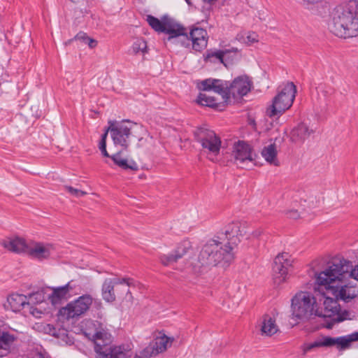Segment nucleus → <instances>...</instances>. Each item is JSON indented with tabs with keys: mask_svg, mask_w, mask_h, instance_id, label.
<instances>
[{
	"mask_svg": "<svg viewBox=\"0 0 358 358\" xmlns=\"http://www.w3.org/2000/svg\"><path fill=\"white\" fill-rule=\"evenodd\" d=\"M329 29L335 36L350 38L358 36V1L336 6L331 12Z\"/></svg>",
	"mask_w": 358,
	"mask_h": 358,
	"instance_id": "nucleus-1",
	"label": "nucleus"
},
{
	"mask_svg": "<svg viewBox=\"0 0 358 358\" xmlns=\"http://www.w3.org/2000/svg\"><path fill=\"white\" fill-rule=\"evenodd\" d=\"M336 271H329L328 267L315 273V282L324 286L327 294L337 300L349 303L358 296V285L349 279L338 275Z\"/></svg>",
	"mask_w": 358,
	"mask_h": 358,
	"instance_id": "nucleus-2",
	"label": "nucleus"
},
{
	"mask_svg": "<svg viewBox=\"0 0 358 358\" xmlns=\"http://www.w3.org/2000/svg\"><path fill=\"white\" fill-rule=\"evenodd\" d=\"M108 123L110 125L106 131L110 132L114 144L121 146L124 150L129 147L132 137L138 139L139 145H143L144 136L152 138L147 129L141 124L129 120L119 122L110 121Z\"/></svg>",
	"mask_w": 358,
	"mask_h": 358,
	"instance_id": "nucleus-3",
	"label": "nucleus"
},
{
	"mask_svg": "<svg viewBox=\"0 0 358 358\" xmlns=\"http://www.w3.org/2000/svg\"><path fill=\"white\" fill-rule=\"evenodd\" d=\"M224 244L225 243L217 238L209 240L203 246L198 257L201 266H215L220 264L222 266H228L234 259V252L224 247Z\"/></svg>",
	"mask_w": 358,
	"mask_h": 358,
	"instance_id": "nucleus-4",
	"label": "nucleus"
},
{
	"mask_svg": "<svg viewBox=\"0 0 358 358\" xmlns=\"http://www.w3.org/2000/svg\"><path fill=\"white\" fill-rule=\"evenodd\" d=\"M106 335V332L96 331L92 336L97 358H134L129 345H108L105 343Z\"/></svg>",
	"mask_w": 358,
	"mask_h": 358,
	"instance_id": "nucleus-5",
	"label": "nucleus"
},
{
	"mask_svg": "<svg viewBox=\"0 0 358 358\" xmlns=\"http://www.w3.org/2000/svg\"><path fill=\"white\" fill-rule=\"evenodd\" d=\"M296 93V88L293 83H287L285 85L273 99L272 104L267 108V115L270 117L281 115L292 106Z\"/></svg>",
	"mask_w": 358,
	"mask_h": 358,
	"instance_id": "nucleus-6",
	"label": "nucleus"
},
{
	"mask_svg": "<svg viewBox=\"0 0 358 358\" xmlns=\"http://www.w3.org/2000/svg\"><path fill=\"white\" fill-rule=\"evenodd\" d=\"M194 136L196 141L201 144L207 158L215 162L220 151V138L214 131L206 127L197 128L194 131Z\"/></svg>",
	"mask_w": 358,
	"mask_h": 358,
	"instance_id": "nucleus-7",
	"label": "nucleus"
},
{
	"mask_svg": "<svg viewBox=\"0 0 358 358\" xmlns=\"http://www.w3.org/2000/svg\"><path fill=\"white\" fill-rule=\"evenodd\" d=\"M358 341V331L351 334L338 337H331L321 335L313 342L306 343L304 347L305 351H310L314 348H335L338 350H345L351 347L352 343Z\"/></svg>",
	"mask_w": 358,
	"mask_h": 358,
	"instance_id": "nucleus-8",
	"label": "nucleus"
},
{
	"mask_svg": "<svg viewBox=\"0 0 358 358\" xmlns=\"http://www.w3.org/2000/svg\"><path fill=\"white\" fill-rule=\"evenodd\" d=\"M139 283L130 278H106L102 285V296L107 302H113L116 298V294H130L129 287H137Z\"/></svg>",
	"mask_w": 358,
	"mask_h": 358,
	"instance_id": "nucleus-9",
	"label": "nucleus"
},
{
	"mask_svg": "<svg viewBox=\"0 0 358 358\" xmlns=\"http://www.w3.org/2000/svg\"><path fill=\"white\" fill-rule=\"evenodd\" d=\"M323 306L316 308L315 315L322 317H329L334 323L341 322L345 320H350V312L341 310L338 300L336 298L323 296Z\"/></svg>",
	"mask_w": 358,
	"mask_h": 358,
	"instance_id": "nucleus-10",
	"label": "nucleus"
},
{
	"mask_svg": "<svg viewBox=\"0 0 358 358\" xmlns=\"http://www.w3.org/2000/svg\"><path fill=\"white\" fill-rule=\"evenodd\" d=\"M315 298L309 292L297 293L292 300L293 317L301 320L315 314Z\"/></svg>",
	"mask_w": 358,
	"mask_h": 358,
	"instance_id": "nucleus-11",
	"label": "nucleus"
},
{
	"mask_svg": "<svg viewBox=\"0 0 358 358\" xmlns=\"http://www.w3.org/2000/svg\"><path fill=\"white\" fill-rule=\"evenodd\" d=\"M147 21L149 25L156 31L167 34L169 35L168 41L180 36H183L185 39H188L185 33V28L166 17L159 20L158 18L149 15L147 16Z\"/></svg>",
	"mask_w": 358,
	"mask_h": 358,
	"instance_id": "nucleus-12",
	"label": "nucleus"
},
{
	"mask_svg": "<svg viewBox=\"0 0 358 358\" xmlns=\"http://www.w3.org/2000/svg\"><path fill=\"white\" fill-rule=\"evenodd\" d=\"M329 271H336L338 275L349 279L352 278L358 282V266L354 267L352 262L340 256L331 258L324 265Z\"/></svg>",
	"mask_w": 358,
	"mask_h": 358,
	"instance_id": "nucleus-13",
	"label": "nucleus"
},
{
	"mask_svg": "<svg viewBox=\"0 0 358 358\" xmlns=\"http://www.w3.org/2000/svg\"><path fill=\"white\" fill-rule=\"evenodd\" d=\"M93 298L90 294L82 295L62 308L59 313L67 320L78 317L89 310Z\"/></svg>",
	"mask_w": 358,
	"mask_h": 358,
	"instance_id": "nucleus-14",
	"label": "nucleus"
},
{
	"mask_svg": "<svg viewBox=\"0 0 358 358\" xmlns=\"http://www.w3.org/2000/svg\"><path fill=\"white\" fill-rule=\"evenodd\" d=\"M245 233L241 229V224L239 222H232L227 225L221 231L218 232L216 236L220 241L225 243L224 247H227L234 251V248L241 241L240 237Z\"/></svg>",
	"mask_w": 358,
	"mask_h": 358,
	"instance_id": "nucleus-15",
	"label": "nucleus"
},
{
	"mask_svg": "<svg viewBox=\"0 0 358 358\" xmlns=\"http://www.w3.org/2000/svg\"><path fill=\"white\" fill-rule=\"evenodd\" d=\"M245 233L241 229V224L239 222H232L227 225L221 231L218 232L216 236L220 241L225 243L224 247H227L234 251V248L241 241L240 237Z\"/></svg>",
	"mask_w": 358,
	"mask_h": 358,
	"instance_id": "nucleus-16",
	"label": "nucleus"
},
{
	"mask_svg": "<svg viewBox=\"0 0 358 358\" xmlns=\"http://www.w3.org/2000/svg\"><path fill=\"white\" fill-rule=\"evenodd\" d=\"M187 40L185 39L183 36H178L182 45L185 47H189L192 45V48L196 51H201L207 46L208 43V34L206 30L196 27L191 30L189 32V36L187 34Z\"/></svg>",
	"mask_w": 358,
	"mask_h": 358,
	"instance_id": "nucleus-17",
	"label": "nucleus"
},
{
	"mask_svg": "<svg viewBox=\"0 0 358 358\" xmlns=\"http://www.w3.org/2000/svg\"><path fill=\"white\" fill-rule=\"evenodd\" d=\"M292 262L289 253L283 252L276 256L273 266L274 280L276 283L280 284L285 280Z\"/></svg>",
	"mask_w": 358,
	"mask_h": 358,
	"instance_id": "nucleus-18",
	"label": "nucleus"
},
{
	"mask_svg": "<svg viewBox=\"0 0 358 358\" xmlns=\"http://www.w3.org/2000/svg\"><path fill=\"white\" fill-rule=\"evenodd\" d=\"M232 156L235 163L241 168H245L248 163L254 161L251 146L243 141H238L234 145Z\"/></svg>",
	"mask_w": 358,
	"mask_h": 358,
	"instance_id": "nucleus-19",
	"label": "nucleus"
},
{
	"mask_svg": "<svg viewBox=\"0 0 358 358\" xmlns=\"http://www.w3.org/2000/svg\"><path fill=\"white\" fill-rule=\"evenodd\" d=\"M252 83L246 76H238L229 85V94L234 97L243 96L251 89Z\"/></svg>",
	"mask_w": 358,
	"mask_h": 358,
	"instance_id": "nucleus-20",
	"label": "nucleus"
},
{
	"mask_svg": "<svg viewBox=\"0 0 358 358\" xmlns=\"http://www.w3.org/2000/svg\"><path fill=\"white\" fill-rule=\"evenodd\" d=\"M52 250V245L32 242L29 245L27 255L38 259H44L49 257Z\"/></svg>",
	"mask_w": 358,
	"mask_h": 358,
	"instance_id": "nucleus-21",
	"label": "nucleus"
},
{
	"mask_svg": "<svg viewBox=\"0 0 358 358\" xmlns=\"http://www.w3.org/2000/svg\"><path fill=\"white\" fill-rule=\"evenodd\" d=\"M76 287L73 281H70L66 285L60 287H52V292L49 296V299L52 305L60 303L62 300L66 299L71 291Z\"/></svg>",
	"mask_w": 358,
	"mask_h": 358,
	"instance_id": "nucleus-22",
	"label": "nucleus"
},
{
	"mask_svg": "<svg viewBox=\"0 0 358 358\" xmlns=\"http://www.w3.org/2000/svg\"><path fill=\"white\" fill-rule=\"evenodd\" d=\"M4 307L13 312L20 311L27 307V296L17 293L11 294L7 297V303Z\"/></svg>",
	"mask_w": 358,
	"mask_h": 358,
	"instance_id": "nucleus-23",
	"label": "nucleus"
},
{
	"mask_svg": "<svg viewBox=\"0 0 358 358\" xmlns=\"http://www.w3.org/2000/svg\"><path fill=\"white\" fill-rule=\"evenodd\" d=\"M313 133L305 123H300L290 133V139L295 143H302Z\"/></svg>",
	"mask_w": 358,
	"mask_h": 358,
	"instance_id": "nucleus-24",
	"label": "nucleus"
},
{
	"mask_svg": "<svg viewBox=\"0 0 358 358\" xmlns=\"http://www.w3.org/2000/svg\"><path fill=\"white\" fill-rule=\"evenodd\" d=\"M110 158L114 163L124 170L137 171L138 166L133 159H128L123 156V152L120 151L111 155Z\"/></svg>",
	"mask_w": 358,
	"mask_h": 358,
	"instance_id": "nucleus-25",
	"label": "nucleus"
},
{
	"mask_svg": "<svg viewBox=\"0 0 358 358\" xmlns=\"http://www.w3.org/2000/svg\"><path fill=\"white\" fill-rule=\"evenodd\" d=\"M29 245V244H27L23 238L19 237L5 241L3 242V246L5 248L16 253L27 254Z\"/></svg>",
	"mask_w": 358,
	"mask_h": 358,
	"instance_id": "nucleus-26",
	"label": "nucleus"
},
{
	"mask_svg": "<svg viewBox=\"0 0 358 358\" xmlns=\"http://www.w3.org/2000/svg\"><path fill=\"white\" fill-rule=\"evenodd\" d=\"M187 248L186 246L180 245L173 253L161 255L160 262L164 266H169L182 258L187 253Z\"/></svg>",
	"mask_w": 358,
	"mask_h": 358,
	"instance_id": "nucleus-27",
	"label": "nucleus"
},
{
	"mask_svg": "<svg viewBox=\"0 0 358 358\" xmlns=\"http://www.w3.org/2000/svg\"><path fill=\"white\" fill-rule=\"evenodd\" d=\"M15 338L8 332L0 331V357H3L9 354L11 345Z\"/></svg>",
	"mask_w": 358,
	"mask_h": 358,
	"instance_id": "nucleus-28",
	"label": "nucleus"
},
{
	"mask_svg": "<svg viewBox=\"0 0 358 358\" xmlns=\"http://www.w3.org/2000/svg\"><path fill=\"white\" fill-rule=\"evenodd\" d=\"M197 103L203 106H208L217 110H222L223 103H219L217 99L204 93H200L197 97Z\"/></svg>",
	"mask_w": 358,
	"mask_h": 358,
	"instance_id": "nucleus-29",
	"label": "nucleus"
},
{
	"mask_svg": "<svg viewBox=\"0 0 358 358\" xmlns=\"http://www.w3.org/2000/svg\"><path fill=\"white\" fill-rule=\"evenodd\" d=\"M173 339L163 334L162 336H157L150 343L156 352V354L158 355L166 350L168 345H170Z\"/></svg>",
	"mask_w": 358,
	"mask_h": 358,
	"instance_id": "nucleus-30",
	"label": "nucleus"
},
{
	"mask_svg": "<svg viewBox=\"0 0 358 358\" xmlns=\"http://www.w3.org/2000/svg\"><path fill=\"white\" fill-rule=\"evenodd\" d=\"M262 155L269 164L274 166H278L276 146L274 143L264 147L262 151Z\"/></svg>",
	"mask_w": 358,
	"mask_h": 358,
	"instance_id": "nucleus-31",
	"label": "nucleus"
},
{
	"mask_svg": "<svg viewBox=\"0 0 358 358\" xmlns=\"http://www.w3.org/2000/svg\"><path fill=\"white\" fill-rule=\"evenodd\" d=\"M261 331L266 336H272L275 334L278 331V327L275 320L268 315H265L263 318Z\"/></svg>",
	"mask_w": 358,
	"mask_h": 358,
	"instance_id": "nucleus-32",
	"label": "nucleus"
},
{
	"mask_svg": "<svg viewBox=\"0 0 358 358\" xmlns=\"http://www.w3.org/2000/svg\"><path fill=\"white\" fill-rule=\"evenodd\" d=\"M213 91L222 96V98H227L229 94V85L227 82L221 80H215L213 84Z\"/></svg>",
	"mask_w": 358,
	"mask_h": 358,
	"instance_id": "nucleus-33",
	"label": "nucleus"
},
{
	"mask_svg": "<svg viewBox=\"0 0 358 358\" xmlns=\"http://www.w3.org/2000/svg\"><path fill=\"white\" fill-rule=\"evenodd\" d=\"M131 53L134 55H142L148 53L147 43L143 38H137L131 47Z\"/></svg>",
	"mask_w": 358,
	"mask_h": 358,
	"instance_id": "nucleus-34",
	"label": "nucleus"
},
{
	"mask_svg": "<svg viewBox=\"0 0 358 358\" xmlns=\"http://www.w3.org/2000/svg\"><path fill=\"white\" fill-rule=\"evenodd\" d=\"M45 296L43 292H36L29 294L27 296V306H33L42 303L44 301Z\"/></svg>",
	"mask_w": 358,
	"mask_h": 358,
	"instance_id": "nucleus-35",
	"label": "nucleus"
},
{
	"mask_svg": "<svg viewBox=\"0 0 358 358\" xmlns=\"http://www.w3.org/2000/svg\"><path fill=\"white\" fill-rule=\"evenodd\" d=\"M236 39L248 45H250L258 41V35L255 32H248L246 36L243 34H238Z\"/></svg>",
	"mask_w": 358,
	"mask_h": 358,
	"instance_id": "nucleus-36",
	"label": "nucleus"
},
{
	"mask_svg": "<svg viewBox=\"0 0 358 358\" xmlns=\"http://www.w3.org/2000/svg\"><path fill=\"white\" fill-rule=\"evenodd\" d=\"M156 355V352L155 351L151 343H150L147 347H145L142 350L139 351V352H134V358H150L151 357Z\"/></svg>",
	"mask_w": 358,
	"mask_h": 358,
	"instance_id": "nucleus-37",
	"label": "nucleus"
},
{
	"mask_svg": "<svg viewBox=\"0 0 358 358\" xmlns=\"http://www.w3.org/2000/svg\"><path fill=\"white\" fill-rule=\"evenodd\" d=\"M74 39L76 41H80L85 44H87L91 48H94L97 44L96 41L90 38L85 33L81 31L76 34V36L74 37Z\"/></svg>",
	"mask_w": 358,
	"mask_h": 358,
	"instance_id": "nucleus-38",
	"label": "nucleus"
},
{
	"mask_svg": "<svg viewBox=\"0 0 358 358\" xmlns=\"http://www.w3.org/2000/svg\"><path fill=\"white\" fill-rule=\"evenodd\" d=\"M215 79H206L198 84V88L202 91H210L213 90Z\"/></svg>",
	"mask_w": 358,
	"mask_h": 358,
	"instance_id": "nucleus-39",
	"label": "nucleus"
},
{
	"mask_svg": "<svg viewBox=\"0 0 358 358\" xmlns=\"http://www.w3.org/2000/svg\"><path fill=\"white\" fill-rule=\"evenodd\" d=\"M107 131H106L104 134L101 135V139L99 142V150L101 152V154L104 157H110L111 156L109 155L106 150V138H107Z\"/></svg>",
	"mask_w": 358,
	"mask_h": 358,
	"instance_id": "nucleus-40",
	"label": "nucleus"
},
{
	"mask_svg": "<svg viewBox=\"0 0 358 358\" xmlns=\"http://www.w3.org/2000/svg\"><path fill=\"white\" fill-rule=\"evenodd\" d=\"M65 189L68 191L69 194L76 197H81L87 194L86 192L82 191L78 189H76L71 186H66Z\"/></svg>",
	"mask_w": 358,
	"mask_h": 358,
	"instance_id": "nucleus-41",
	"label": "nucleus"
},
{
	"mask_svg": "<svg viewBox=\"0 0 358 358\" xmlns=\"http://www.w3.org/2000/svg\"><path fill=\"white\" fill-rule=\"evenodd\" d=\"M285 214L288 217L294 220L301 217V214L299 213L298 210H289L286 211Z\"/></svg>",
	"mask_w": 358,
	"mask_h": 358,
	"instance_id": "nucleus-42",
	"label": "nucleus"
},
{
	"mask_svg": "<svg viewBox=\"0 0 358 358\" xmlns=\"http://www.w3.org/2000/svg\"><path fill=\"white\" fill-rule=\"evenodd\" d=\"M227 52H228V50H219V51L213 52L211 56L216 57L222 63L223 57Z\"/></svg>",
	"mask_w": 358,
	"mask_h": 358,
	"instance_id": "nucleus-43",
	"label": "nucleus"
},
{
	"mask_svg": "<svg viewBox=\"0 0 358 358\" xmlns=\"http://www.w3.org/2000/svg\"><path fill=\"white\" fill-rule=\"evenodd\" d=\"M29 308L30 314L36 317H40L42 312L38 310L36 308H34L33 306H27Z\"/></svg>",
	"mask_w": 358,
	"mask_h": 358,
	"instance_id": "nucleus-44",
	"label": "nucleus"
},
{
	"mask_svg": "<svg viewBox=\"0 0 358 358\" xmlns=\"http://www.w3.org/2000/svg\"><path fill=\"white\" fill-rule=\"evenodd\" d=\"M252 234L255 237H259L262 234V230H260V229L256 230V231H253Z\"/></svg>",
	"mask_w": 358,
	"mask_h": 358,
	"instance_id": "nucleus-45",
	"label": "nucleus"
},
{
	"mask_svg": "<svg viewBox=\"0 0 358 358\" xmlns=\"http://www.w3.org/2000/svg\"><path fill=\"white\" fill-rule=\"evenodd\" d=\"M217 0H203V1L205 3H208L209 5H212L213 3H215Z\"/></svg>",
	"mask_w": 358,
	"mask_h": 358,
	"instance_id": "nucleus-46",
	"label": "nucleus"
},
{
	"mask_svg": "<svg viewBox=\"0 0 358 358\" xmlns=\"http://www.w3.org/2000/svg\"><path fill=\"white\" fill-rule=\"evenodd\" d=\"M313 206H315V203H314V202H313V200H312L311 201H310V202L308 203V207H309V208H313Z\"/></svg>",
	"mask_w": 358,
	"mask_h": 358,
	"instance_id": "nucleus-47",
	"label": "nucleus"
},
{
	"mask_svg": "<svg viewBox=\"0 0 358 358\" xmlns=\"http://www.w3.org/2000/svg\"><path fill=\"white\" fill-rule=\"evenodd\" d=\"M348 2L357 3L358 2V0H350Z\"/></svg>",
	"mask_w": 358,
	"mask_h": 358,
	"instance_id": "nucleus-48",
	"label": "nucleus"
},
{
	"mask_svg": "<svg viewBox=\"0 0 358 358\" xmlns=\"http://www.w3.org/2000/svg\"><path fill=\"white\" fill-rule=\"evenodd\" d=\"M70 1L73 3H76V2L79 1L80 0H70Z\"/></svg>",
	"mask_w": 358,
	"mask_h": 358,
	"instance_id": "nucleus-49",
	"label": "nucleus"
},
{
	"mask_svg": "<svg viewBox=\"0 0 358 358\" xmlns=\"http://www.w3.org/2000/svg\"><path fill=\"white\" fill-rule=\"evenodd\" d=\"M185 1H186L189 5V4H191V1H190V0H185Z\"/></svg>",
	"mask_w": 358,
	"mask_h": 358,
	"instance_id": "nucleus-50",
	"label": "nucleus"
},
{
	"mask_svg": "<svg viewBox=\"0 0 358 358\" xmlns=\"http://www.w3.org/2000/svg\"><path fill=\"white\" fill-rule=\"evenodd\" d=\"M97 358V357H96Z\"/></svg>",
	"mask_w": 358,
	"mask_h": 358,
	"instance_id": "nucleus-51",
	"label": "nucleus"
}]
</instances>
